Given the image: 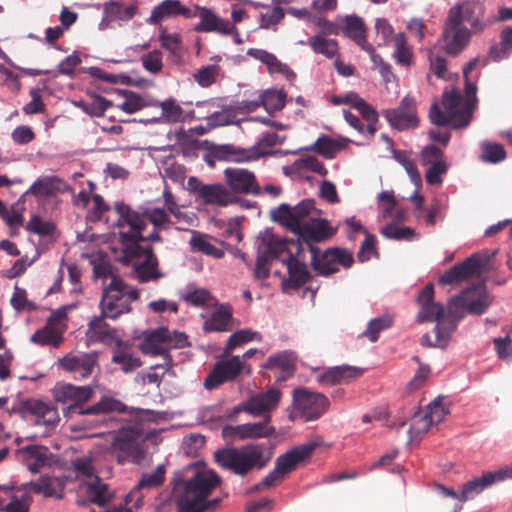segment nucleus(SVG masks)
I'll return each mask as SVG.
<instances>
[{"mask_svg": "<svg viewBox=\"0 0 512 512\" xmlns=\"http://www.w3.org/2000/svg\"><path fill=\"white\" fill-rule=\"evenodd\" d=\"M115 210L118 215L116 225L120 229L119 239L124 245V260L133 266L135 278L141 283H146L163 277L158 270V260L152 248H143L139 244L142 240L160 241L159 233L152 232L143 236L145 223L138 213L122 203L117 204Z\"/></svg>", "mask_w": 512, "mask_h": 512, "instance_id": "f257e3e1", "label": "nucleus"}, {"mask_svg": "<svg viewBox=\"0 0 512 512\" xmlns=\"http://www.w3.org/2000/svg\"><path fill=\"white\" fill-rule=\"evenodd\" d=\"M187 478L178 481L173 490L177 512H204L214 508L220 499L208 500V497L221 484V478L211 469L194 465Z\"/></svg>", "mask_w": 512, "mask_h": 512, "instance_id": "f03ea898", "label": "nucleus"}, {"mask_svg": "<svg viewBox=\"0 0 512 512\" xmlns=\"http://www.w3.org/2000/svg\"><path fill=\"white\" fill-rule=\"evenodd\" d=\"M477 64V59H473L465 66L463 74L465 77V98L455 90H446L443 93L442 104L444 112L440 110L437 104L430 108L429 117L432 123L436 125H450L454 129L467 127L472 118V113L476 107V86L469 81L468 74Z\"/></svg>", "mask_w": 512, "mask_h": 512, "instance_id": "7ed1b4c3", "label": "nucleus"}, {"mask_svg": "<svg viewBox=\"0 0 512 512\" xmlns=\"http://www.w3.org/2000/svg\"><path fill=\"white\" fill-rule=\"evenodd\" d=\"M94 272L98 277L111 278L110 283L103 290L99 304L102 315L116 319L122 314L130 312L131 302L139 297L138 290L114 275L110 265H97L94 267Z\"/></svg>", "mask_w": 512, "mask_h": 512, "instance_id": "20e7f679", "label": "nucleus"}, {"mask_svg": "<svg viewBox=\"0 0 512 512\" xmlns=\"http://www.w3.org/2000/svg\"><path fill=\"white\" fill-rule=\"evenodd\" d=\"M216 463L233 471L237 475H245L249 471L264 467L270 460L260 444H247L240 448H227L214 453Z\"/></svg>", "mask_w": 512, "mask_h": 512, "instance_id": "39448f33", "label": "nucleus"}, {"mask_svg": "<svg viewBox=\"0 0 512 512\" xmlns=\"http://www.w3.org/2000/svg\"><path fill=\"white\" fill-rule=\"evenodd\" d=\"M492 299L482 283L473 285L458 296L452 297L447 306L448 315L454 318L463 316V311L472 315H482L486 313Z\"/></svg>", "mask_w": 512, "mask_h": 512, "instance_id": "423d86ee", "label": "nucleus"}, {"mask_svg": "<svg viewBox=\"0 0 512 512\" xmlns=\"http://www.w3.org/2000/svg\"><path fill=\"white\" fill-rule=\"evenodd\" d=\"M317 210L314 200L304 199L295 206L283 203L272 209L270 216L273 221L298 235L308 221L316 217Z\"/></svg>", "mask_w": 512, "mask_h": 512, "instance_id": "0eeeda50", "label": "nucleus"}, {"mask_svg": "<svg viewBox=\"0 0 512 512\" xmlns=\"http://www.w3.org/2000/svg\"><path fill=\"white\" fill-rule=\"evenodd\" d=\"M328 407L329 400L323 394L306 388H296L293 390V411L290 418L313 421L321 417Z\"/></svg>", "mask_w": 512, "mask_h": 512, "instance_id": "6e6552de", "label": "nucleus"}, {"mask_svg": "<svg viewBox=\"0 0 512 512\" xmlns=\"http://www.w3.org/2000/svg\"><path fill=\"white\" fill-rule=\"evenodd\" d=\"M251 373V366L243 361L240 356H230L219 360L204 381V387L212 390L224 382L233 381L238 375Z\"/></svg>", "mask_w": 512, "mask_h": 512, "instance_id": "1a4fd4ad", "label": "nucleus"}, {"mask_svg": "<svg viewBox=\"0 0 512 512\" xmlns=\"http://www.w3.org/2000/svg\"><path fill=\"white\" fill-rule=\"evenodd\" d=\"M76 469L88 477L83 483L82 490L86 494L88 500L99 506L108 504L114 497L108 485L102 482L98 476L94 475V468L90 459H79L75 463Z\"/></svg>", "mask_w": 512, "mask_h": 512, "instance_id": "9d476101", "label": "nucleus"}, {"mask_svg": "<svg viewBox=\"0 0 512 512\" xmlns=\"http://www.w3.org/2000/svg\"><path fill=\"white\" fill-rule=\"evenodd\" d=\"M119 463L125 462L140 463L143 459L141 448V435L135 429L120 430L111 444Z\"/></svg>", "mask_w": 512, "mask_h": 512, "instance_id": "9b49d317", "label": "nucleus"}, {"mask_svg": "<svg viewBox=\"0 0 512 512\" xmlns=\"http://www.w3.org/2000/svg\"><path fill=\"white\" fill-rule=\"evenodd\" d=\"M311 253V264L313 268L321 275H329L338 272V265L350 267L353 263V257L350 252L340 248L328 249L319 254L317 249L309 246Z\"/></svg>", "mask_w": 512, "mask_h": 512, "instance_id": "f8f14e48", "label": "nucleus"}, {"mask_svg": "<svg viewBox=\"0 0 512 512\" xmlns=\"http://www.w3.org/2000/svg\"><path fill=\"white\" fill-rule=\"evenodd\" d=\"M53 396L57 402L68 406L64 411L65 416L70 413L79 414V410H84L80 405L93 396V389L90 386L58 383L53 389Z\"/></svg>", "mask_w": 512, "mask_h": 512, "instance_id": "ddd939ff", "label": "nucleus"}, {"mask_svg": "<svg viewBox=\"0 0 512 512\" xmlns=\"http://www.w3.org/2000/svg\"><path fill=\"white\" fill-rule=\"evenodd\" d=\"M188 186L197 198L205 204L227 206L234 202L233 194L222 184H204L191 177L188 180Z\"/></svg>", "mask_w": 512, "mask_h": 512, "instance_id": "4468645a", "label": "nucleus"}, {"mask_svg": "<svg viewBox=\"0 0 512 512\" xmlns=\"http://www.w3.org/2000/svg\"><path fill=\"white\" fill-rule=\"evenodd\" d=\"M281 391L276 388H270L267 391L253 394L245 401V412L254 417H266L270 419V414L278 407L281 399Z\"/></svg>", "mask_w": 512, "mask_h": 512, "instance_id": "2eb2a0df", "label": "nucleus"}, {"mask_svg": "<svg viewBox=\"0 0 512 512\" xmlns=\"http://www.w3.org/2000/svg\"><path fill=\"white\" fill-rule=\"evenodd\" d=\"M481 10L482 7L478 2L462 1L450 8L447 17L448 24L462 26L463 22H468L475 33L481 32L485 28V24L477 15Z\"/></svg>", "mask_w": 512, "mask_h": 512, "instance_id": "dca6fc26", "label": "nucleus"}, {"mask_svg": "<svg viewBox=\"0 0 512 512\" xmlns=\"http://www.w3.org/2000/svg\"><path fill=\"white\" fill-rule=\"evenodd\" d=\"M417 302L420 306V311L416 316L418 322H436L437 325L442 326L445 308L441 303L434 301V288L432 284L426 285L419 292Z\"/></svg>", "mask_w": 512, "mask_h": 512, "instance_id": "f3484780", "label": "nucleus"}, {"mask_svg": "<svg viewBox=\"0 0 512 512\" xmlns=\"http://www.w3.org/2000/svg\"><path fill=\"white\" fill-rule=\"evenodd\" d=\"M223 174L231 193L260 194L261 189L253 172L242 168H226Z\"/></svg>", "mask_w": 512, "mask_h": 512, "instance_id": "a211bd4d", "label": "nucleus"}, {"mask_svg": "<svg viewBox=\"0 0 512 512\" xmlns=\"http://www.w3.org/2000/svg\"><path fill=\"white\" fill-rule=\"evenodd\" d=\"M293 249L300 251V248L294 242H287L274 235L270 230L264 231L259 239L258 252L266 255L269 259L287 258L293 254Z\"/></svg>", "mask_w": 512, "mask_h": 512, "instance_id": "6ab92c4d", "label": "nucleus"}, {"mask_svg": "<svg viewBox=\"0 0 512 512\" xmlns=\"http://www.w3.org/2000/svg\"><path fill=\"white\" fill-rule=\"evenodd\" d=\"M59 365L76 378L85 379L98 366V355L96 352L68 354L59 360Z\"/></svg>", "mask_w": 512, "mask_h": 512, "instance_id": "aec40b11", "label": "nucleus"}, {"mask_svg": "<svg viewBox=\"0 0 512 512\" xmlns=\"http://www.w3.org/2000/svg\"><path fill=\"white\" fill-rule=\"evenodd\" d=\"M269 418L258 423H245L223 428V435L232 440H245L264 438L274 433V428L269 426Z\"/></svg>", "mask_w": 512, "mask_h": 512, "instance_id": "412c9836", "label": "nucleus"}, {"mask_svg": "<svg viewBox=\"0 0 512 512\" xmlns=\"http://www.w3.org/2000/svg\"><path fill=\"white\" fill-rule=\"evenodd\" d=\"M384 114L390 125L398 130L413 128L418 122L415 114L414 99L409 96L402 99L398 108L388 109Z\"/></svg>", "mask_w": 512, "mask_h": 512, "instance_id": "4be33fe9", "label": "nucleus"}, {"mask_svg": "<svg viewBox=\"0 0 512 512\" xmlns=\"http://www.w3.org/2000/svg\"><path fill=\"white\" fill-rule=\"evenodd\" d=\"M213 154L215 158L221 161L249 163L258 161L267 152L260 151L258 147L243 149L232 144H225L215 147Z\"/></svg>", "mask_w": 512, "mask_h": 512, "instance_id": "5701e85b", "label": "nucleus"}, {"mask_svg": "<svg viewBox=\"0 0 512 512\" xmlns=\"http://www.w3.org/2000/svg\"><path fill=\"white\" fill-rule=\"evenodd\" d=\"M483 262L480 257L473 255L460 264L453 266L439 278V283L449 285L459 283L480 273Z\"/></svg>", "mask_w": 512, "mask_h": 512, "instance_id": "b1692460", "label": "nucleus"}, {"mask_svg": "<svg viewBox=\"0 0 512 512\" xmlns=\"http://www.w3.org/2000/svg\"><path fill=\"white\" fill-rule=\"evenodd\" d=\"M317 446L318 443L312 440L301 444L280 455L276 460L275 467L284 477L285 474L292 471L300 462L308 458Z\"/></svg>", "mask_w": 512, "mask_h": 512, "instance_id": "393cba45", "label": "nucleus"}, {"mask_svg": "<svg viewBox=\"0 0 512 512\" xmlns=\"http://www.w3.org/2000/svg\"><path fill=\"white\" fill-rule=\"evenodd\" d=\"M26 488H14L10 485H0L2 495L1 511L5 512H28L31 498L25 491Z\"/></svg>", "mask_w": 512, "mask_h": 512, "instance_id": "a878e982", "label": "nucleus"}, {"mask_svg": "<svg viewBox=\"0 0 512 512\" xmlns=\"http://www.w3.org/2000/svg\"><path fill=\"white\" fill-rule=\"evenodd\" d=\"M17 458L28 470L35 473L50 463L48 448L39 445L26 446L17 450Z\"/></svg>", "mask_w": 512, "mask_h": 512, "instance_id": "bb28decb", "label": "nucleus"}, {"mask_svg": "<svg viewBox=\"0 0 512 512\" xmlns=\"http://www.w3.org/2000/svg\"><path fill=\"white\" fill-rule=\"evenodd\" d=\"M139 349L145 355L166 356L168 352L167 328L160 327L144 332Z\"/></svg>", "mask_w": 512, "mask_h": 512, "instance_id": "cd10ccee", "label": "nucleus"}, {"mask_svg": "<svg viewBox=\"0 0 512 512\" xmlns=\"http://www.w3.org/2000/svg\"><path fill=\"white\" fill-rule=\"evenodd\" d=\"M198 18L200 22L195 26V31L218 32L224 35L233 34L235 26L227 19L220 18L211 9L201 7Z\"/></svg>", "mask_w": 512, "mask_h": 512, "instance_id": "c85d7f7f", "label": "nucleus"}, {"mask_svg": "<svg viewBox=\"0 0 512 512\" xmlns=\"http://www.w3.org/2000/svg\"><path fill=\"white\" fill-rule=\"evenodd\" d=\"M471 32L464 26L446 23L444 31V46L448 54L457 55L469 43Z\"/></svg>", "mask_w": 512, "mask_h": 512, "instance_id": "c756f323", "label": "nucleus"}, {"mask_svg": "<svg viewBox=\"0 0 512 512\" xmlns=\"http://www.w3.org/2000/svg\"><path fill=\"white\" fill-rule=\"evenodd\" d=\"M282 263L286 266L288 278L283 281V285L287 288H296L305 283L309 277L307 266L299 259V252L282 259Z\"/></svg>", "mask_w": 512, "mask_h": 512, "instance_id": "7c9ffc66", "label": "nucleus"}, {"mask_svg": "<svg viewBox=\"0 0 512 512\" xmlns=\"http://www.w3.org/2000/svg\"><path fill=\"white\" fill-rule=\"evenodd\" d=\"M163 200H165V206L173 220L172 225H183L178 227L180 230H186L188 226L195 225L196 215L192 212L183 211V207L177 203L175 197L167 188L163 191Z\"/></svg>", "mask_w": 512, "mask_h": 512, "instance_id": "2f4dec72", "label": "nucleus"}, {"mask_svg": "<svg viewBox=\"0 0 512 512\" xmlns=\"http://www.w3.org/2000/svg\"><path fill=\"white\" fill-rule=\"evenodd\" d=\"M247 55L265 64L270 74L279 73L288 80H293L296 77L295 73L286 64L266 50L250 48L247 51Z\"/></svg>", "mask_w": 512, "mask_h": 512, "instance_id": "473e14b6", "label": "nucleus"}, {"mask_svg": "<svg viewBox=\"0 0 512 512\" xmlns=\"http://www.w3.org/2000/svg\"><path fill=\"white\" fill-rule=\"evenodd\" d=\"M362 372V369L356 366H335L327 370L319 381L328 385L347 384L360 377Z\"/></svg>", "mask_w": 512, "mask_h": 512, "instance_id": "72a5a7b5", "label": "nucleus"}, {"mask_svg": "<svg viewBox=\"0 0 512 512\" xmlns=\"http://www.w3.org/2000/svg\"><path fill=\"white\" fill-rule=\"evenodd\" d=\"M333 233L334 231L330 228L328 221L322 219L320 217V211L317 210L316 217H312L298 235L306 240L322 241L330 237Z\"/></svg>", "mask_w": 512, "mask_h": 512, "instance_id": "f704fd0d", "label": "nucleus"}, {"mask_svg": "<svg viewBox=\"0 0 512 512\" xmlns=\"http://www.w3.org/2000/svg\"><path fill=\"white\" fill-rule=\"evenodd\" d=\"M65 481L59 477L42 476L36 482H30L24 485V488L31 487L34 492L45 497L62 498Z\"/></svg>", "mask_w": 512, "mask_h": 512, "instance_id": "c9c22d12", "label": "nucleus"}, {"mask_svg": "<svg viewBox=\"0 0 512 512\" xmlns=\"http://www.w3.org/2000/svg\"><path fill=\"white\" fill-rule=\"evenodd\" d=\"M232 312L228 305H220L215 308L209 317L206 318L203 329L206 332L228 331L231 328Z\"/></svg>", "mask_w": 512, "mask_h": 512, "instance_id": "e433bc0d", "label": "nucleus"}, {"mask_svg": "<svg viewBox=\"0 0 512 512\" xmlns=\"http://www.w3.org/2000/svg\"><path fill=\"white\" fill-rule=\"evenodd\" d=\"M29 409L35 416L36 425L53 428L60 420L57 409L44 402L33 401L29 404Z\"/></svg>", "mask_w": 512, "mask_h": 512, "instance_id": "4c0bfd02", "label": "nucleus"}, {"mask_svg": "<svg viewBox=\"0 0 512 512\" xmlns=\"http://www.w3.org/2000/svg\"><path fill=\"white\" fill-rule=\"evenodd\" d=\"M65 183L57 176H44L37 179L27 190L26 194L45 197L63 191Z\"/></svg>", "mask_w": 512, "mask_h": 512, "instance_id": "58836bf2", "label": "nucleus"}, {"mask_svg": "<svg viewBox=\"0 0 512 512\" xmlns=\"http://www.w3.org/2000/svg\"><path fill=\"white\" fill-rule=\"evenodd\" d=\"M112 362L119 365L124 373H130L142 365V361L134 355L129 347L123 343H118L113 350Z\"/></svg>", "mask_w": 512, "mask_h": 512, "instance_id": "ea45409f", "label": "nucleus"}, {"mask_svg": "<svg viewBox=\"0 0 512 512\" xmlns=\"http://www.w3.org/2000/svg\"><path fill=\"white\" fill-rule=\"evenodd\" d=\"M161 46L168 51L169 60L173 64H179L183 60L184 47L181 37L176 33H167L162 30L159 35Z\"/></svg>", "mask_w": 512, "mask_h": 512, "instance_id": "a19ab883", "label": "nucleus"}, {"mask_svg": "<svg viewBox=\"0 0 512 512\" xmlns=\"http://www.w3.org/2000/svg\"><path fill=\"white\" fill-rule=\"evenodd\" d=\"M285 174L298 173L301 174L305 171L314 172L320 176L327 175V169L317 158L313 156H306L295 160L290 166L283 168Z\"/></svg>", "mask_w": 512, "mask_h": 512, "instance_id": "79ce46f5", "label": "nucleus"}, {"mask_svg": "<svg viewBox=\"0 0 512 512\" xmlns=\"http://www.w3.org/2000/svg\"><path fill=\"white\" fill-rule=\"evenodd\" d=\"M131 409L128 408L124 403L121 401L109 397V396H103L97 403L94 405L86 408L85 410H79V415H86V414H101V413H110V412H119V413H125L130 411Z\"/></svg>", "mask_w": 512, "mask_h": 512, "instance_id": "37998d69", "label": "nucleus"}, {"mask_svg": "<svg viewBox=\"0 0 512 512\" xmlns=\"http://www.w3.org/2000/svg\"><path fill=\"white\" fill-rule=\"evenodd\" d=\"M103 10L107 20L128 21L136 14L137 6H123L119 1L109 0L104 3Z\"/></svg>", "mask_w": 512, "mask_h": 512, "instance_id": "c03bdc74", "label": "nucleus"}, {"mask_svg": "<svg viewBox=\"0 0 512 512\" xmlns=\"http://www.w3.org/2000/svg\"><path fill=\"white\" fill-rule=\"evenodd\" d=\"M143 217L148 220L153 226L156 233L159 230L167 229L172 226L173 220L165 206V201L162 207H150L143 212Z\"/></svg>", "mask_w": 512, "mask_h": 512, "instance_id": "a18cd8bd", "label": "nucleus"}, {"mask_svg": "<svg viewBox=\"0 0 512 512\" xmlns=\"http://www.w3.org/2000/svg\"><path fill=\"white\" fill-rule=\"evenodd\" d=\"M345 147L342 141L335 140L327 135H321L309 148L327 159H332Z\"/></svg>", "mask_w": 512, "mask_h": 512, "instance_id": "49530a36", "label": "nucleus"}, {"mask_svg": "<svg viewBox=\"0 0 512 512\" xmlns=\"http://www.w3.org/2000/svg\"><path fill=\"white\" fill-rule=\"evenodd\" d=\"M124 100L117 105V108L127 114H133L145 107L150 106L149 101L142 95L130 90L120 91Z\"/></svg>", "mask_w": 512, "mask_h": 512, "instance_id": "de8ad7c7", "label": "nucleus"}, {"mask_svg": "<svg viewBox=\"0 0 512 512\" xmlns=\"http://www.w3.org/2000/svg\"><path fill=\"white\" fill-rule=\"evenodd\" d=\"M192 250L201 252L215 259H221L224 256V250L214 246L210 238L205 234L195 233L190 239Z\"/></svg>", "mask_w": 512, "mask_h": 512, "instance_id": "09e8293b", "label": "nucleus"}, {"mask_svg": "<svg viewBox=\"0 0 512 512\" xmlns=\"http://www.w3.org/2000/svg\"><path fill=\"white\" fill-rule=\"evenodd\" d=\"M159 107L162 110L160 121L165 123H178L184 122L188 114L184 112L182 107L176 103L174 99H168L159 103Z\"/></svg>", "mask_w": 512, "mask_h": 512, "instance_id": "8fccbe9b", "label": "nucleus"}, {"mask_svg": "<svg viewBox=\"0 0 512 512\" xmlns=\"http://www.w3.org/2000/svg\"><path fill=\"white\" fill-rule=\"evenodd\" d=\"M261 335L251 329H241L230 335L228 338L224 352L225 354L231 353L235 348L241 347L246 343L252 341H261Z\"/></svg>", "mask_w": 512, "mask_h": 512, "instance_id": "3c124183", "label": "nucleus"}, {"mask_svg": "<svg viewBox=\"0 0 512 512\" xmlns=\"http://www.w3.org/2000/svg\"><path fill=\"white\" fill-rule=\"evenodd\" d=\"M393 42L395 46L393 59L397 64L409 67L412 62L413 52L407 43L405 35L403 33L396 34Z\"/></svg>", "mask_w": 512, "mask_h": 512, "instance_id": "603ef678", "label": "nucleus"}, {"mask_svg": "<svg viewBox=\"0 0 512 512\" xmlns=\"http://www.w3.org/2000/svg\"><path fill=\"white\" fill-rule=\"evenodd\" d=\"M344 33L352 38L361 48L367 44L366 31L362 20L356 16H348L345 19Z\"/></svg>", "mask_w": 512, "mask_h": 512, "instance_id": "864d4df0", "label": "nucleus"}, {"mask_svg": "<svg viewBox=\"0 0 512 512\" xmlns=\"http://www.w3.org/2000/svg\"><path fill=\"white\" fill-rule=\"evenodd\" d=\"M308 43L315 53L322 54L328 58L334 57L338 52L337 42L321 34L311 37Z\"/></svg>", "mask_w": 512, "mask_h": 512, "instance_id": "5fc2aeb1", "label": "nucleus"}, {"mask_svg": "<svg viewBox=\"0 0 512 512\" xmlns=\"http://www.w3.org/2000/svg\"><path fill=\"white\" fill-rule=\"evenodd\" d=\"M491 485L492 482L486 472L482 476L474 478L463 485L460 500L466 501L472 499Z\"/></svg>", "mask_w": 512, "mask_h": 512, "instance_id": "6e6d98bb", "label": "nucleus"}, {"mask_svg": "<svg viewBox=\"0 0 512 512\" xmlns=\"http://www.w3.org/2000/svg\"><path fill=\"white\" fill-rule=\"evenodd\" d=\"M62 332L50 326L37 330L31 336V342L39 345H52L57 347L62 342Z\"/></svg>", "mask_w": 512, "mask_h": 512, "instance_id": "4d7b16f0", "label": "nucleus"}, {"mask_svg": "<svg viewBox=\"0 0 512 512\" xmlns=\"http://www.w3.org/2000/svg\"><path fill=\"white\" fill-rule=\"evenodd\" d=\"M295 356L290 351H282L276 355H272L263 365L266 369L279 368L283 372L291 374L294 368Z\"/></svg>", "mask_w": 512, "mask_h": 512, "instance_id": "13d9d810", "label": "nucleus"}, {"mask_svg": "<svg viewBox=\"0 0 512 512\" xmlns=\"http://www.w3.org/2000/svg\"><path fill=\"white\" fill-rule=\"evenodd\" d=\"M178 7L179 0H164L152 10L147 21L156 24L168 17L177 16Z\"/></svg>", "mask_w": 512, "mask_h": 512, "instance_id": "bf43d9fd", "label": "nucleus"}, {"mask_svg": "<svg viewBox=\"0 0 512 512\" xmlns=\"http://www.w3.org/2000/svg\"><path fill=\"white\" fill-rule=\"evenodd\" d=\"M102 314L98 317H94L88 324V330L86 332L87 339L91 342H98L104 340L110 335L109 326L105 322Z\"/></svg>", "mask_w": 512, "mask_h": 512, "instance_id": "052dcab7", "label": "nucleus"}, {"mask_svg": "<svg viewBox=\"0 0 512 512\" xmlns=\"http://www.w3.org/2000/svg\"><path fill=\"white\" fill-rule=\"evenodd\" d=\"M285 101L286 94L282 90H267L261 95V104L269 113L281 110Z\"/></svg>", "mask_w": 512, "mask_h": 512, "instance_id": "680f3d73", "label": "nucleus"}, {"mask_svg": "<svg viewBox=\"0 0 512 512\" xmlns=\"http://www.w3.org/2000/svg\"><path fill=\"white\" fill-rule=\"evenodd\" d=\"M219 75V67L217 65H206L197 69L193 75V80L202 88L210 87L214 84Z\"/></svg>", "mask_w": 512, "mask_h": 512, "instance_id": "e2e57ef3", "label": "nucleus"}, {"mask_svg": "<svg viewBox=\"0 0 512 512\" xmlns=\"http://www.w3.org/2000/svg\"><path fill=\"white\" fill-rule=\"evenodd\" d=\"M454 328H455V324L452 325L449 328L436 325V327L434 329V331H435V340H431L430 335L425 334L421 338V344L423 346H428V347H441V348H443V347H445L447 345V343L449 341V338L451 336V333L453 332Z\"/></svg>", "mask_w": 512, "mask_h": 512, "instance_id": "0e129e2a", "label": "nucleus"}, {"mask_svg": "<svg viewBox=\"0 0 512 512\" xmlns=\"http://www.w3.org/2000/svg\"><path fill=\"white\" fill-rule=\"evenodd\" d=\"M427 414L424 411L416 412L411 418L410 428L408 430L410 441L420 437L422 434L428 432L433 424L429 421Z\"/></svg>", "mask_w": 512, "mask_h": 512, "instance_id": "69168bd1", "label": "nucleus"}, {"mask_svg": "<svg viewBox=\"0 0 512 512\" xmlns=\"http://www.w3.org/2000/svg\"><path fill=\"white\" fill-rule=\"evenodd\" d=\"M381 234L388 239L397 241H410L416 237V232L414 229L410 227L398 226L393 223H390L382 228Z\"/></svg>", "mask_w": 512, "mask_h": 512, "instance_id": "338daca9", "label": "nucleus"}, {"mask_svg": "<svg viewBox=\"0 0 512 512\" xmlns=\"http://www.w3.org/2000/svg\"><path fill=\"white\" fill-rule=\"evenodd\" d=\"M25 228L28 232L41 237L51 236L55 231V225L51 221L44 220L38 215H33Z\"/></svg>", "mask_w": 512, "mask_h": 512, "instance_id": "774afa93", "label": "nucleus"}]
</instances>
